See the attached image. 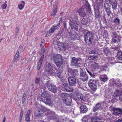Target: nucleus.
Listing matches in <instances>:
<instances>
[{"label":"nucleus","mask_w":122,"mask_h":122,"mask_svg":"<svg viewBox=\"0 0 122 122\" xmlns=\"http://www.w3.org/2000/svg\"><path fill=\"white\" fill-rule=\"evenodd\" d=\"M95 15L96 18H99L100 15V14L98 10L95 11Z\"/></svg>","instance_id":"c03bdc74"},{"label":"nucleus","mask_w":122,"mask_h":122,"mask_svg":"<svg viewBox=\"0 0 122 122\" xmlns=\"http://www.w3.org/2000/svg\"><path fill=\"white\" fill-rule=\"evenodd\" d=\"M40 78L36 77L35 81V83L36 84H38L39 83L40 80Z\"/></svg>","instance_id":"09e8293b"},{"label":"nucleus","mask_w":122,"mask_h":122,"mask_svg":"<svg viewBox=\"0 0 122 122\" xmlns=\"http://www.w3.org/2000/svg\"><path fill=\"white\" fill-rule=\"evenodd\" d=\"M58 46L59 49L62 51H66L68 49L67 45L64 43L61 44Z\"/></svg>","instance_id":"4468645a"},{"label":"nucleus","mask_w":122,"mask_h":122,"mask_svg":"<svg viewBox=\"0 0 122 122\" xmlns=\"http://www.w3.org/2000/svg\"><path fill=\"white\" fill-rule=\"evenodd\" d=\"M97 114V112L95 113L94 114V117L91 118V122H102L100 120H98L99 119L98 117H96L95 116Z\"/></svg>","instance_id":"6ab92c4d"},{"label":"nucleus","mask_w":122,"mask_h":122,"mask_svg":"<svg viewBox=\"0 0 122 122\" xmlns=\"http://www.w3.org/2000/svg\"><path fill=\"white\" fill-rule=\"evenodd\" d=\"M44 55L43 54L42 56L41 57L38 62L37 63V66L38 70H40L41 68L44 59Z\"/></svg>","instance_id":"f3484780"},{"label":"nucleus","mask_w":122,"mask_h":122,"mask_svg":"<svg viewBox=\"0 0 122 122\" xmlns=\"http://www.w3.org/2000/svg\"><path fill=\"white\" fill-rule=\"evenodd\" d=\"M98 56L97 50H94L90 51L89 54L88 58L91 61L97 58Z\"/></svg>","instance_id":"0eeeda50"},{"label":"nucleus","mask_w":122,"mask_h":122,"mask_svg":"<svg viewBox=\"0 0 122 122\" xmlns=\"http://www.w3.org/2000/svg\"><path fill=\"white\" fill-rule=\"evenodd\" d=\"M86 32L84 34V38L86 43L87 44H91L92 43V41L93 35L91 31H89L84 29L83 32L84 33Z\"/></svg>","instance_id":"7ed1b4c3"},{"label":"nucleus","mask_w":122,"mask_h":122,"mask_svg":"<svg viewBox=\"0 0 122 122\" xmlns=\"http://www.w3.org/2000/svg\"><path fill=\"white\" fill-rule=\"evenodd\" d=\"M31 113V111L30 110H29L27 112L26 115L29 116L30 113Z\"/></svg>","instance_id":"bf43d9fd"},{"label":"nucleus","mask_w":122,"mask_h":122,"mask_svg":"<svg viewBox=\"0 0 122 122\" xmlns=\"http://www.w3.org/2000/svg\"><path fill=\"white\" fill-rule=\"evenodd\" d=\"M30 117L29 115H26L25 120L26 121H30Z\"/></svg>","instance_id":"864d4df0"},{"label":"nucleus","mask_w":122,"mask_h":122,"mask_svg":"<svg viewBox=\"0 0 122 122\" xmlns=\"http://www.w3.org/2000/svg\"><path fill=\"white\" fill-rule=\"evenodd\" d=\"M97 81L95 80L90 79L89 81L88 85L90 88L93 91H95L97 89V85L96 84Z\"/></svg>","instance_id":"6e6552de"},{"label":"nucleus","mask_w":122,"mask_h":122,"mask_svg":"<svg viewBox=\"0 0 122 122\" xmlns=\"http://www.w3.org/2000/svg\"><path fill=\"white\" fill-rule=\"evenodd\" d=\"M7 6V4L6 3H4L2 4L1 8L2 9H5Z\"/></svg>","instance_id":"de8ad7c7"},{"label":"nucleus","mask_w":122,"mask_h":122,"mask_svg":"<svg viewBox=\"0 0 122 122\" xmlns=\"http://www.w3.org/2000/svg\"><path fill=\"white\" fill-rule=\"evenodd\" d=\"M102 107L101 104L100 103H98L93 107V111L95 112L98 110L102 109Z\"/></svg>","instance_id":"aec40b11"},{"label":"nucleus","mask_w":122,"mask_h":122,"mask_svg":"<svg viewBox=\"0 0 122 122\" xmlns=\"http://www.w3.org/2000/svg\"><path fill=\"white\" fill-rule=\"evenodd\" d=\"M100 79L101 81L105 82L108 80V78L107 76L104 75H101L100 77Z\"/></svg>","instance_id":"cd10ccee"},{"label":"nucleus","mask_w":122,"mask_h":122,"mask_svg":"<svg viewBox=\"0 0 122 122\" xmlns=\"http://www.w3.org/2000/svg\"><path fill=\"white\" fill-rule=\"evenodd\" d=\"M19 28L18 27H17L15 30V33L16 34L18 33L19 31Z\"/></svg>","instance_id":"4d7b16f0"},{"label":"nucleus","mask_w":122,"mask_h":122,"mask_svg":"<svg viewBox=\"0 0 122 122\" xmlns=\"http://www.w3.org/2000/svg\"><path fill=\"white\" fill-rule=\"evenodd\" d=\"M74 98L79 101H81L83 100L84 96L81 93L79 92L76 94V96L74 97Z\"/></svg>","instance_id":"dca6fc26"},{"label":"nucleus","mask_w":122,"mask_h":122,"mask_svg":"<svg viewBox=\"0 0 122 122\" xmlns=\"http://www.w3.org/2000/svg\"><path fill=\"white\" fill-rule=\"evenodd\" d=\"M60 21L59 22V23H58V24H57L58 25H60V24L61 23V22H62V21H61L62 19H61V18H60Z\"/></svg>","instance_id":"e2e57ef3"},{"label":"nucleus","mask_w":122,"mask_h":122,"mask_svg":"<svg viewBox=\"0 0 122 122\" xmlns=\"http://www.w3.org/2000/svg\"><path fill=\"white\" fill-rule=\"evenodd\" d=\"M76 78L74 76L69 77L68 78V81L69 84L71 86H74L76 83Z\"/></svg>","instance_id":"ddd939ff"},{"label":"nucleus","mask_w":122,"mask_h":122,"mask_svg":"<svg viewBox=\"0 0 122 122\" xmlns=\"http://www.w3.org/2000/svg\"><path fill=\"white\" fill-rule=\"evenodd\" d=\"M103 51L106 56H108L110 54L111 51L109 49L107 48L103 50Z\"/></svg>","instance_id":"58836bf2"},{"label":"nucleus","mask_w":122,"mask_h":122,"mask_svg":"<svg viewBox=\"0 0 122 122\" xmlns=\"http://www.w3.org/2000/svg\"><path fill=\"white\" fill-rule=\"evenodd\" d=\"M86 71L90 75L93 77H94L95 76V74L91 72V71L90 70L86 69Z\"/></svg>","instance_id":"a19ab883"},{"label":"nucleus","mask_w":122,"mask_h":122,"mask_svg":"<svg viewBox=\"0 0 122 122\" xmlns=\"http://www.w3.org/2000/svg\"><path fill=\"white\" fill-rule=\"evenodd\" d=\"M88 22V19L87 18H84L81 20V23L83 25H85Z\"/></svg>","instance_id":"ea45409f"},{"label":"nucleus","mask_w":122,"mask_h":122,"mask_svg":"<svg viewBox=\"0 0 122 122\" xmlns=\"http://www.w3.org/2000/svg\"><path fill=\"white\" fill-rule=\"evenodd\" d=\"M105 9L110 8V4L107 1H106L104 4Z\"/></svg>","instance_id":"79ce46f5"},{"label":"nucleus","mask_w":122,"mask_h":122,"mask_svg":"<svg viewBox=\"0 0 122 122\" xmlns=\"http://www.w3.org/2000/svg\"><path fill=\"white\" fill-rule=\"evenodd\" d=\"M42 52H43V53H44L45 51H46V50L45 49H43L41 50Z\"/></svg>","instance_id":"338daca9"},{"label":"nucleus","mask_w":122,"mask_h":122,"mask_svg":"<svg viewBox=\"0 0 122 122\" xmlns=\"http://www.w3.org/2000/svg\"><path fill=\"white\" fill-rule=\"evenodd\" d=\"M46 85L49 91L53 93L56 92V86L52 84V83L51 81H47L46 83Z\"/></svg>","instance_id":"423d86ee"},{"label":"nucleus","mask_w":122,"mask_h":122,"mask_svg":"<svg viewBox=\"0 0 122 122\" xmlns=\"http://www.w3.org/2000/svg\"><path fill=\"white\" fill-rule=\"evenodd\" d=\"M76 13H79L81 17H85L87 15V13L86 12L84 8H80L77 10Z\"/></svg>","instance_id":"9b49d317"},{"label":"nucleus","mask_w":122,"mask_h":122,"mask_svg":"<svg viewBox=\"0 0 122 122\" xmlns=\"http://www.w3.org/2000/svg\"><path fill=\"white\" fill-rule=\"evenodd\" d=\"M25 98H22V103H23L25 101Z\"/></svg>","instance_id":"69168bd1"},{"label":"nucleus","mask_w":122,"mask_h":122,"mask_svg":"<svg viewBox=\"0 0 122 122\" xmlns=\"http://www.w3.org/2000/svg\"><path fill=\"white\" fill-rule=\"evenodd\" d=\"M110 3L111 4L113 10L117 9V4L115 0H110Z\"/></svg>","instance_id":"5701e85b"},{"label":"nucleus","mask_w":122,"mask_h":122,"mask_svg":"<svg viewBox=\"0 0 122 122\" xmlns=\"http://www.w3.org/2000/svg\"><path fill=\"white\" fill-rule=\"evenodd\" d=\"M21 2L22 4H19L18 5V6L19 9L20 10H21L23 8L25 4V3L24 1H21Z\"/></svg>","instance_id":"c9c22d12"},{"label":"nucleus","mask_w":122,"mask_h":122,"mask_svg":"<svg viewBox=\"0 0 122 122\" xmlns=\"http://www.w3.org/2000/svg\"><path fill=\"white\" fill-rule=\"evenodd\" d=\"M80 79L82 81H87L88 79V75L84 71L82 68H80Z\"/></svg>","instance_id":"39448f33"},{"label":"nucleus","mask_w":122,"mask_h":122,"mask_svg":"<svg viewBox=\"0 0 122 122\" xmlns=\"http://www.w3.org/2000/svg\"><path fill=\"white\" fill-rule=\"evenodd\" d=\"M57 10V8L56 7V9L51 12V16H52L55 15L56 13Z\"/></svg>","instance_id":"a18cd8bd"},{"label":"nucleus","mask_w":122,"mask_h":122,"mask_svg":"<svg viewBox=\"0 0 122 122\" xmlns=\"http://www.w3.org/2000/svg\"><path fill=\"white\" fill-rule=\"evenodd\" d=\"M60 25L57 24L56 25H54L53 26L49 31V34L50 33H53L55 31L58 30L59 27Z\"/></svg>","instance_id":"a211bd4d"},{"label":"nucleus","mask_w":122,"mask_h":122,"mask_svg":"<svg viewBox=\"0 0 122 122\" xmlns=\"http://www.w3.org/2000/svg\"><path fill=\"white\" fill-rule=\"evenodd\" d=\"M68 97V95L66 93H63L62 94L61 97L63 101L64 100H65L66 98H67Z\"/></svg>","instance_id":"e433bc0d"},{"label":"nucleus","mask_w":122,"mask_h":122,"mask_svg":"<svg viewBox=\"0 0 122 122\" xmlns=\"http://www.w3.org/2000/svg\"><path fill=\"white\" fill-rule=\"evenodd\" d=\"M107 68V66H102L101 69L102 71H105L106 69Z\"/></svg>","instance_id":"8fccbe9b"},{"label":"nucleus","mask_w":122,"mask_h":122,"mask_svg":"<svg viewBox=\"0 0 122 122\" xmlns=\"http://www.w3.org/2000/svg\"><path fill=\"white\" fill-rule=\"evenodd\" d=\"M85 6L86 8V11L88 13H91L92 12L91 9L88 2L86 1Z\"/></svg>","instance_id":"bb28decb"},{"label":"nucleus","mask_w":122,"mask_h":122,"mask_svg":"<svg viewBox=\"0 0 122 122\" xmlns=\"http://www.w3.org/2000/svg\"><path fill=\"white\" fill-rule=\"evenodd\" d=\"M81 112L84 113L86 112L88 110L87 108L84 106H81L80 107Z\"/></svg>","instance_id":"c85d7f7f"},{"label":"nucleus","mask_w":122,"mask_h":122,"mask_svg":"<svg viewBox=\"0 0 122 122\" xmlns=\"http://www.w3.org/2000/svg\"><path fill=\"white\" fill-rule=\"evenodd\" d=\"M51 96L47 92L45 91L43 92L41 97L43 102L46 104L50 105L52 104L51 101Z\"/></svg>","instance_id":"f03ea898"},{"label":"nucleus","mask_w":122,"mask_h":122,"mask_svg":"<svg viewBox=\"0 0 122 122\" xmlns=\"http://www.w3.org/2000/svg\"><path fill=\"white\" fill-rule=\"evenodd\" d=\"M120 20L119 19L116 18L114 20L115 23L117 24H118L119 23Z\"/></svg>","instance_id":"603ef678"},{"label":"nucleus","mask_w":122,"mask_h":122,"mask_svg":"<svg viewBox=\"0 0 122 122\" xmlns=\"http://www.w3.org/2000/svg\"><path fill=\"white\" fill-rule=\"evenodd\" d=\"M71 63L72 66H74L76 67H79L80 65V63L79 59L76 58L75 57H73L72 58Z\"/></svg>","instance_id":"9d476101"},{"label":"nucleus","mask_w":122,"mask_h":122,"mask_svg":"<svg viewBox=\"0 0 122 122\" xmlns=\"http://www.w3.org/2000/svg\"><path fill=\"white\" fill-rule=\"evenodd\" d=\"M64 30H66L67 31V27L66 26V24L65 23L64 25V27L62 30V31L63 32Z\"/></svg>","instance_id":"6e6d98bb"},{"label":"nucleus","mask_w":122,"mask_h":122,"mask_svg":"<svg viewBox=\"0 0 122 122\" xmlns=\"http://www.w3.org/2000/svg\"><path fill=\"white\" fill-rule=\"evenodd\" d=\"M65 103L67 106L70 105L71 103V100L70 97H68L67 98H66L65 100L63 101Z\"/></svg>","instance_id":"412c9836"},{"label":"nucleus","mask_w":122,"mask_h":122,"mask_svg":"<svg viewBox=\"0 0 122 122\" xmlns=\"http://www.w3.org/2000/svg\"><path fill=\"white\" fill-rule=\"evenodd\" d=\"M105 10L108 16H109L111 13L112 14L110 10V8H105Z\"/></svg>","instance_id":"37998d69"},{"label":"nucleus","mask_w":122,"mask_h":122,"mask_svg":"<svg viewBox=\"0 0 122 122\" xmlns=\"http://www.w3.org/2000/svg\"><path fill=\"white\" fill-rule=\"evenodd\" d=\"M22 48V46L21 45H20L19 46V48L18 49V51L20 49H21Z\"/></svg>","instance_id":"774afa93"},{"label":"nucleus","mask_w":122,"mask_h":122,"mask_svg":"<svg viewBox=\"0 0 122 122\" xmlns=\"http://www.w3.org/2000/svg\"><path fill=\"white\" fill-rule=\"evenodd\" d=\"M69 35L70 39L72 40H76L77 39V35L76 34H73L71 32H69Z\"/></svg>","instance_id":"b1692460"},{"label":"nucleus","mask_w":122,"mask_h":122,"mask_svg":"<svg viewBox=\"0 0 122 122\" xmlns=\"http://www.w3.org/2000/svg\"><path fill=\"white\" fill-rule=\"evenodd\" d=\"M22 64H25L26 63V61L25 59H23L22 61Z\"/></svg>","instance_id":"5fc2aeb1"},{"label":"nucleus","mask_w":122,"mask_h":122,"mask_svg":"<svg viewBox=\"0 0 122 122\" xmlns=\"http://www.w3.org/2000/svg\"><path fill=\"white\" fill-rule=\"evenodd\" d=\"M46 70L48 72L50 71L51 70L52 67L50 63H48L45 66Z\"/></svg>","instance_id":"c756f323"},{"label":"nucleus","mask_w":122,"mask_h":122,"mask_svg":"<svg viewBox=\"0 0 122 122\" xmlns=\"http://www.w3.org/2000/svg\"><path fill=\"white\" fill-rule=\"evenodd\" d=\"M40 112L36 111L35 112V117H40L42 116V113H41Z\"/></svg>","instance_id":"473e14b6"},{"label":"nucleus","mask_w":122,"mask_h":122,"mask_svg":"<svg viewBox=\"0 0 122 122\" xmlns=\"http://www.w3.org/2000/svg\"><path fill=\"white\" fill-rule=\"evenodd\" d=\"M113 37L112 41L114 43H119L121 41V37L117 35L116 32L112 33Z\"/></svg>","instance_id":"1a4fd4ad"},{"label":"nucleus","mask_w":122,"mask_h":122,"mask_svg":"<svg viewBox=\"0 0 122 122\" xmlns=\"http://www.w3.org/2000/svg\"><path fill=\"white\" fill-rule=\"evenodd\" d=\"M116 122H122V117L117 120Z\"/></svg>","instance_id":"052dcab7"},{"label":"nucleus","mask_w":122,"mask_h":122,"mask_svg":"<svg viewBox=\"0 0 122 122\" xmlns=\"http://www.w3.org/2000/svg\"><path fill=\"white\" fill-rule=\"evenodd\" d=\"M61 89L62 91H65L71 92L73 90L72 88H70L68 87V84L66 83H64L62 85Z\"/></svg>","instance_id":"f8f14e48"},{"label":"nucleus","mask_w":122,"mask_h":122,"mask_svg":"<svg viewBox=\"0 0 122 122\" xmlns=\"http://www.w3.org/2000/svg\"><path fill=\"white\" fill-rule=\"evenodd\" d=\"M113 113L116 115L121 114L122 115V110L119 108H113L112 109Z\"/></svg>","instance_id":"2eb2a0df"},{"label":"nucleus","mask_w":122,"mask_h":122,"mask_svg":"<svg viewBox=\"0 0 122 122\" xmlns=\"http://www.w3.org/2000/svg\"><path fill=\"white\" fill-rule=\"evenodd\" d=\"M78 18H72L70 20L69 24L72 29L77 30L78 29V26L79 23Z\"/></svg>","instance_id":"20e7f679"},{"label":"nucleus","mask_w":122,"mask_h":122,"mask_svg":"<svg viewBox=\"0 0 122 122\" xmlns=\"http://www.w3.org/2000/svg\"><path fill=\"white\" fill-rule=\"evenodd\" d=\"M70 72L74 77H75L78 75V72L77 70H71Z\"/></svg>","instance_id":"7c9ffc66"},{"label":"nucleus","mask_w":122,"mask_h":122,"mask_svg":"<svg viewBox=\"0 0 122 122\" xmlns=\"http://www.w3.org/2000/svg\"><path fill=\"white\" fill-rule=\"evenodd\" d=\"M103 0H96V3L98 4V6L102 7V5L103 3L102 2Z\"/></svg>","instance_id":"4c0bfd02"},{"label":"nucleus","mask_w":122,"mask_h":122,"mask_svg":"<svg viewBox=\"0 0 122 122\" xmlns=\"http://www.w3.org/2000/svg\"><path fill=\"white\" fill-rule=\"evenodd\" d=\"M110 82L113 85H116L115 80L114 79H112L110 81Z\"/></svg>","instance_id":"49530a36"},{"label":"nucleus","mask_w":122,"mask_h":122,"mask_svg":"<svg viewBox=\"0 0 122 122\" xmlns=\"http://www.w3.org/2000/svg\"><path fill=\"white\" fill-rule=\"evenodd\" d=\"M42 107H43L41 105L39 104H37L36 108L37 110L36 111L40 112V111L41 110L44 113L46 112L45 110L46 111L47 110H46L45 108Z\"/></svg>","instance_id":"4be33fe9"},{"label":"nucleus","mask_w":122,"mask_h":122,"mask_svg":"<svg viewBox=\"0 0 122 122\" xmlns=\"http://www.w3.org/2000/svg\"><path fill=\"white\" fill-rule=\"evenodd\" d=\"M117 57L118 59L122 61V52L119 51L117 53Z\"/></svg>","instance_id":"2f4dec72"},{"label":"nucleus","mask_w":122,"mask_h":122,"mask_svg":"<svg viewBox=\"0 0 122 122\" xmlns=\"http://www.w3.org/2000/svg\"><path fill=\"white\" fill-rule=\"evenodd\" d=\"M120 91L121 96H120L119 97V100L122 102V88L120 89Z\"/></svg>","instance_id":"3c124183"},{"label":"nucleus","mask_w":122,"mask_h":122,"mask_svg":"<svg viewBox=\"0 0 122 122\" xmlns=\"http://www.w3.org/2000/svg\"><path fill=\"white\" fill-rule=\"evenodd\" d=\"M54 61L58 67H55L56 70H59L61 71L63 69V66H61L63 63L61 56L59 54L55 55L53 57Z\"/></svg>","instance_id":"f257e3e1"},{"label":"nucleus","mask_w":122,"mask_h":122,"mask_svg":"<svg viewBox=\"0 0 122 122\" xmlns=\"http://www.w3.org/2000/svg\"><path fill=\"white\" fill-rule=\"evenodd\" d=\"M56 70V72H55V73H56L57 76V77L58 78H60L61 79H62L63 77V74L62 73V72H63V69H62V70L61 71L60 70Z\"/></svg>","instance_id":"393cba45"},{"label":"nucleus","mask_w":122,"mask_h":122,"mask_svg":"<svg viewBox=\"0 0 122 122\" xmlns=\"http://www.w3.org/2000/svg\"><path fill=\"white\" fill-rule=\"evenodd\" d=\"M20 57L19 51L18 50H17L14 56V58L13 60L14 62L17 61V60H18L19 58H20Z\"/></svg>","instance_id":"a878e982"},{"label":"nucleus","mask_w":122,"mask_h":122,"mask_svg":"<svg viewBox=\"0 0 122 122\" xmlns=\"http://www.w3.org/2000/svg\"><path fill=\"white\" fill-rule=\"evenodd\" d=\"M45 45L44 43H41L40 44V46L41 48H42Z\"/></svg>","instance_id":"680f3d73"},{"label":"nucleus","mask_w":122,"mask_h":122,"mask_svg":"<svg viewBox=\"0 0 122 122\" xmlns=\"http://www.w3.org/2000/svg\"><path fill=\"white\" fill-rule=\"evenodd\" d=\"M100 65L95 62H94V63L92 65V67L94 69H99L100 68Z\"/></svg>","instance_id":"72a5a7b5"},{"label":"nucleus","mask_w":122,"mask_h":122,"mask_svg":"<svg viewBox=\"0 0 122 122\" xmlns=\"http://www.w3.org/2000/svg\"><path fill=\"white\" fill-rule=\"evenodd\" d=\"M112 49L116 50V51H117L119 49V48L118 47H112Z\"/></svg>","instance_id":"13d9d810"},{"label":"nucleus","mask_w":122,"mask_h":122,"mask_svg":"<svg viewBox=\"0 0 122 122\" xmlns=\"http://www.w3.org/2000/svg\"><path fill=\"white\" fill-rule=\"evenodd\" d=\"M120 92V90H116L113 95L114 97H116L119 96L120 97L121 96Z\"/></svg>","instance_id":"f704fd0d"},{"label":"nucleus","mask_w":122,"mask_h":122,"mask_svg":"<svg viewBox=\"0 0 122 122\" xmlns=\"http://www.w3.org/2000/svg\"><path fill=\"white\" fill-rule=\"evenodd\" d=\"M22 117L20 116L19 117V122H21L22 119Z\"/></svg>","instance_id":"0e129e2a"}]
</instances>
